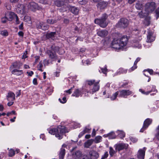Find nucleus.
<instances>
[{
  "label": "nucleus",
  "instance_id": "obj_5",
  "mask_svg": "<svg viewBox=\"0 0 159 159\" xmlns=\"http://www.w3.org/2000/svg\"><path fill=\"white\" fill-rule=\"evenodd\" d=\"M52 51L49 50L47 51V53L49 57L51 59H54L56 57V55L54 52H57L59 54H62L64 52L63 50L57 47H54L52 46Z\"/></svg>",
  "mask_w": 159,
  "mask_h": 159
},
{
  "label": "nucleus",
  "instance_id": "obj_43",
  "mask_svg": "<svg viewBox=\"0 0 159 159\" xmlns=\"http://www.w3.org/2000/svg\"><path fill=\"white\" fill-rule=\"evenodd\" d=\"M57 21L56 20L52 19H49L47 20V22L50 24H53L56 23Z\"/></svg>",
  "mask_w": 159,
  "mask_h": 159
},
{
  "label": "nucleus",
  "instance_id": "obj_20",
  "mask_svg": "<svg viewBox=\"0 0 159 159\" xmlns=\"http://www.w3.org/2000/svg\"><path fill=\"white\" fill-rule=\"evenodd\" d=\"M37 29H41L43 30H47L48 27V25L43 22H40L36 25Z\"/></svg>",
  "mask_w": 159,
  "mask_h": 159
},
{
  "label": "nucleus",
  "instance_id": "obj_6",
  "mask_svg": "<svg viewBox=\"0 0 159 159\" xmlns=\"http://www.w3.org/2000/svg\"><path fill=\"white\" fill-rule=\"evenodd\" d=\"M107 17L106 14H104L102 15L101 19H95L94 22L95 24L99 25L100 27L105 28L108 24V22L106 20Z\"/></svg>",
  "mask_w": 159,
  "mask_h": 159
},
{
  "label": "nucleus",
  "instance_id": "obj_56",
  "mask_svg": "<svg viewBox=\"0 0 159 159\" xmlns=\"http://www.w3.org/2000/svg\"><path fill=\"white\" fill-rule=\"evenodd\" d=\"M15 18L16 19V24H19L20 23V21L19 20V19L18 18V17L16 15V16H15Z\"/></svg>",
  "mask_w": 159,
  "mask_h": 159
},
{
  "label": "nucleus",
  "instance_id": "obj_41",
  "mask_svg": "<svg viewBox=\"0 0 159 159\" xmlns=\"http://www.w3.org/2000/svg\"><path fill=\"white\" fill-rule=\"evenodd\" d=\"M71 125L73 126V129L76 128L80 126V124L76 122L72 123Z\"/></svg>",
  "mask_w": 159,
  "mask_h": 159
},
{
  "label": "nucleus",
  "instance_id": "obj_4",
  "mask_svg": "<svg viewBox=\"0 0 159 159\" xmlns=\"http://www.w3.org/2000/svg\"><path fill=\"white\" fill-rule=\"evenodd\" d=\"M68 2H69L68 0H57L55 2V4L58 7H62L59 11L60 12H63L67 11L69 8L67 5Z\"/></svg>",
  "mask_w": 159,
  "mask_h": 159
},
{
  "label": "nucleus",
  "instance_id": "obj_2",
  "mask_svg": "<svg viewBox=\"0 0 159 159\" xmlns=\"http://www.w3.org/2000/svg\"><path fill=\"white\" fill-rule=\"evenodd\" d=\"M47 130L49 134L55 135L58 139H62L63 134L66 132V127L61 125H59L57 128L50 127L47 129Z\"/></svg>",
  "mask_w": 159,
  "mask_h": 159
},
{
  "label": "nucleus",
  "instance_id": "obj_27",
  "mask_svg": "<svg viewBox=\"0 0 159 159\" xmlns=\"http://www.w3.org/2000/svg\"><path fill=\"white\" fill-rule=\"evenodd\" d=\"M82 153L80 151H76L72 155V157L75 159H80L82 158Z\"/></svg>",
  "mask_w": 159,
  "mask_h": 159
},
{
  "label": "nucleus",
  "instance_id": "obj_50",
  "mask_svg": "<svg viewBox=\"0 0 159 159\" xmlns=\"http://www.w3.org/2000/svg\"><path fill=\"white\" fill-rule=\"evenodd\" d=\"M155 13L156 19H157L159 17V7L155 11Z\"/></svg>",
  "mask_w": 159,
  "mask_h": 159
},
{
  "label": "nucleus",
  "instance_id": "obj_34",
  "mask_svg": "<svg viewBox=\"0 0 159 159\" xmlns=\"http://www.w3.org/2000/svg\"><path fill=\"white\" fill-rule=\"evenodd\" d=\"M56 34L55 32H51L47 33L46 36L48 39L51 38L52 39H54Z\"/></svg>",
  "mask_w": 159,
  "mask_h": 159
},
{
  "label": "nucleus",
  "instance_id": "obj_19",
  "mask_svg": "<svg viewBox=\"0 0 159 159\" xmlns=\"http://www.w3.org/2000/svg\"><path fill=\"white\" fill-rule=\"evenodd\" d=\"M16 11L17 13L23 14L25 13V7L23 4H19L17 5Z\"/></svg>",
  "mask_w": 159,
  "mask_h": 159
},
{
  "label": "nucleus",
  "instance_id": "obj_22",
  "mask_svg": "<svg viewBox=\"0 0 159 159\" xmlns=\"http://www.w3.org/2000/svg\"><path fill=\"white\" fill-rule=\"evenodd\" d=\"M6 98L8 101H13L15 99V95L13 93L9 92L7 95Z\"/></svg>",
  "mask_w": 159,
  "mask_h": 159
},
{
  "label": "nucleus",
  "instance_id": "obj_17",
  "mask_svg": "<svg viewBox=\"0 0 159 159\" xmlns=\"http://www.w3.org/2000/svg\"><path fill=\"white\" fill-rule=\"evenodd\" d=\"M144 0H138L135 5V7L138 10H141L143 7Z\"/></svg>",
  "mask_w": 159,
  "mask_h": 159
},
{
  "label": "nucleus",
  "instance_id": "obj_13",
  "mask_svg": "<svg viewBox=\"0 0 159 159\" xmlns=\"http://www.w3.org/2000/svg\"><path fill=\"white\" fill-rule=\"evenodd\" d=\"M87 155L89 159H97L99 156L98 153L94 150L90 151Z\"/></svg>",
  "mask_w": 159,
  "mask_h": 159
},
{
  "label": "nucleus",
  "instance_id": "obj_30",
  "mask_svg": "<svg viewBox=\"0 0 159 159\" xmlns=\"http://www.w3.org/2000/svg\"><path fill=\"white\" fill-rule=\"evenodd\" d=\"M11 71V73L12 74L17 75H22L23 72L22 70H19L17 69H14Z\"/></svg>",
  "mask_w": 159,
  "mask_h": 159
},
{
  "label": "nucleus",
  "instance_id": "obj_54",
  "mask_svg": "<svg viewBox=\"0 0 159 159\" xmlns=\"http://www.w3.org/2000/svg\"><path fill=\"white\" fill-rule=\"evenodd\" d=\"M102 72L104 74L106 75L107 72V69L106 67L101 68Z\"/></svg>",
  "mask_w": 159,
  "mask_h": 159
},
{
  "label": "nucleus",
  "instance_id": "obj_58",
  "mask_svg": "<svg viewBox=\"0 0 159 159\" xmlns=\"http://www.w3.org/2000/svg\"><path fill=\"white\" fill-rule=\"evenodd\" d=\"M87 2L84 0V1L83 0H79V3L81 5H84Z\"/></svg>",
  "mask_w": 159,
  "mask_h": 159
},
{
  "label": "nucleus",
  "instance_id": "obj_28",
  "mask_svg": "<svg viewBox=\"0 0 159 159\" xmlns=\"http://www.w3.org/2000/svg\"><path fill=\"white\" fill-rule=\"evenodd\" d=\"M68 7H69V8L67 9V11L70 10L73 13L75 14H78L79 10L77 7H71L68 5Z\"/></svg>",
  "mask_w": 159,
  "mask_h": 159
},
{
  "label": "nucleus",
  "instance_id": "obj_49",
  "mask_svg": "<svg viewBox=\"0 0 159 159\" xmlns=\"http://www.w3.org/2000/svg\"><path fill=\"white\" fill-rule=\"evenodd\" d=\"M137 68V66L134 63V66L129 70V72H131V71H133L134 70L136 69Z\"/></svg>",
  "mask_w": 159,
  "mask_h": 159
},
{
  "label": "nucleus",
  "instance_id": "obj_10",
  "mask_svg": "<svg viewBox=\"0 0 159 159\" xmlns=\"http://www.w3.org/2000/svg\"><path fill=\"white\" fill-rule=\"evenodd\" d=\"M119 96L124 98H126L128 96L133 94L132 92L129 89L122 90L119 91Z\"/></svg>",
  "mask_w": 159,
  "mask_h": 159
},
{
  "label": "nucleus",
  "instance_id": "obj_38",
  "mask_svg": "<svg viewBox=\"0 0 159 159\" xmlns=\"http://www.w3.org/2000/svg\"><path fill=\"white\" fill-rule=\"evenodd\" d=\"M24 20L25 22H26L29 24L31 23V18L29 16H25L24 17Z\"/></svg>",
  "mask_w": 159,
  "mask_h": 159
},
{
  "label": "nucleus",
  "instance_id": "obj_18",
  "mask_svg": "<svg viewBox=\"0 0 159 159\" xmlns=\"http://www.w3.org/2000/svg\"><path fill=\"white\" fill-rule=\"evenodd\" d=\"M141 38L139 37L138 40L134 39L132 43V46L135 48H137L138 49H140L142 48V45L139 43V41L141 40Z\"/></svg>",
  "mask_w": 159,
  "mask_h": 159
},
{
  "label": "nucleus",
  "instance_id": "obj_59",
  "mask_svg": "<svg viewBox=\"0 0 159 159\" xmlns=\"http://www.w3.org/2000/svg\"><path fill=\"white\" fill-rule=\"evenodd\" d=\"M40 139H42L43 140H46V138L44 134H41L40 135Z\"/></svg>",
  "mask_w": 159,
  "mask_h": 159
},
{
  "label": "nucleus",
  "instance_id": "obj_45",
  "mask_svg": "<svg viewBox=\"0 0 159 159\" xmlns=\"http://www.w3.org/2000/svg\"><path fill=\"white\" fill-rule=\"evenodd\" d=\"M74 86H73V87H71L70 89H69L67 90L64 91L63 93H65V94L66 95V96L68 94H70L71 93L72 90L73 88H74Z\"/></svg>",
  "mask_w": 159,
  "mask_h": 159
},
{
  "label": "nucleus",
  "instance_id": "obj_39",
  "mask_svg": "<svg viewBox=\"0 0 159 159\" xmlns=\"http://www.w3.org/2000/svg\"><path fill=\"white\" fill-rule=\"evenodd\" d=\"M119 91H117L114 93L112 95L111 97L110 98L111 100H115L116 98L118 95H119Z\"/></svg>",
  "mask_w": 159,
  "mask_h": 159
},
{
  "label": "nucleus",
  "instance_id": "obj_29",
  "mask_svg": "<svg viewBox=\"0 0 159 159\" xmlns=\"http://www.w3.org/2000/svg\"><path fill=\"white\" fill-rule=\"evenodd\" d=\"M107 3L104 1L101 2L99 3L97 5V7L101 9L105 8L107 5Z\"/></svg>",
  "mask_w": 159,
  "mask_h": 159
},
{
  "label": "nucleus",
  "instance_id": "obj_16",
  "mask_svg": "<svg viewBox=\"0 0 159 159\" xmlns=\"http://www.w3.org/2000/svg\"><path fill=\"white\" fill-rule=\"evenodd\" d=\"M22 63L20 62H15L12 63V65L10 67V70H12L13 69H19L22 66Z\"/></svg>",
  "mask_w": 159,
  "mask_h": 159
},
{
  "label": "nucleus",
  "instance_id": "obj_32",
  "mask_svg": "<svg viewBox=\"0 0 159 159\" xmlns=\"http://www.w3.org/2000/svg\"><path fill=\"white\" fill-rule=\"evenodd\" d=\"M93 142V139L88 140L87 141L85 142L84 143V147L87 148H89L90 146L92 145Z\"/></svg>",
  "mask_w": 159,
  "mask_h": 159
},
{
  "label": "nucleus",
  "instance_id": "obj_62",
  "mask_svg": "<svg viewBox=\"0 0 159 159\" xmlns=\"http://www.w3.org/2000/svg\"><path fill=\"white\" fill-rule=\"evenodd\" d=\"M80 159H89L87 154L84 155Z\"/></svg>",
  "mask_w": 159,
  "mask_h": 159
},
{
  "label": "nucleus",
  "instance_id": "obj_44",
  "mask_svg": "<svg viewBox=\"0 0 159 159\" xmlns=\"http://www.w3.org/2000/svg\"><path fill=\"white\" fill-rule=\"evenodd\" d=\"M127 70L125 69H124L123 68H120L118 71L117 72L119 74H120L121 73H125L127 72Z\"/></svg>",
  "mask_w": 159,
  "mask_h": 159
},
{
  "label": "nucleus",
  "instance_id": "obj_52",
  "mask_svg": "<svg viewBox=\"0 0 159 159\" xmlns=\"http://www.w3.org/2000/svg\"><path fill=\"white\" fill-rule=\"evenodd\" d=\"M144 24L147 26L149 25L150 24V21L148 19H145L144 21Z\"/></svg>",
  "mask_w": 159,
  "mask_h": 159
},
{
  "label": "nucleus",
  "instance_id": "obj_3",
  "mask_svg": "<svg viewBox=\"0 0 159 159\" xmlns=\"http://www.w3.org/2000/svg\"><path fill=\"white\" fill-rule=\"evenodd\" d=\"M145 90L142 89H139V91L145 95H148L151 92H154L155 93L151 94V95H154L157 92V90L156 89V86L153 85H150L147 86L145 88Z\"/></svg>",
  "mask_w": 159,
  "mask_h": 159
},
{
  "label": "nucleus",
  "instance_id": "obj_64",
  "mask_svg": "<svg viewBox=\"0 0 159 159\" xmlns=\"http://www.w3.org/2000/svg\"><path fill=\"white\" fill-rule=\"evenodd\" d=\"M27 52L26 51L25 52H24L23 54V55L22 56V58L23 59H25V58L27 57V56H26Z\"/></svg>",
  "mask_w": 159,
  "mask_h": 159
},
{
  "label": "nucleus",
  "instance_id": "obj_15",
  "mask_svg": "<svg viewBox=\"0 0 159 159\" xmlns=\"http://www.w3.org/2000/svg\"><path fill=\"white\" fill-rule=\"evenodd\" d=\"M152 122V120L150 119H147L144 122L143 128L140 130V132H143L144 129H147Z\"/></svg>",
  "mask_w": 159,
  "mask_h": 159
},
{
  "label": "nucleus",
  "instance_id": "obj_47",
  "mask_svg": "<svg viewBox=\"0 0 159 159\" xmlns=\"http://www.w3.org/2000/svg\"><path fill=\"white\" fill-rule=\"evenodd\" d=\"M43 66V64L40 61L37 66L38 70L41 71H43V70L42 69Z\"/></svg>",
  "mask_w": 159,
  "mask_h": 159
},
{
  "label": "nucleus",
  "instance_id": "obj_36",
  "mask_svg": "<svg viewBox=\"0 0 159 159\" xmlns=\"http://www.w3.org/2000/svg\"><path fill=\"white\" fill-rule=\"evenodd\" d=\"M116 133L119 135L121 138H123L125 137V133L121 130H118L116 132Z\"/></svg>",
  "mask_w": 159,
  "mask_h": 159
},
{
  "label": "nucleus",
  "instance_id": "obj_31",
  "mask_svg": "<svg viewBox=\"0 0 159 159\" xmlns=\"http://www.w3.org/2000/svg\"><path fill=\"white\" fill-rule=\"evenodd\" d=\"M82 95V93L81 91L78 89H76L75 90L72 96L76 97H79L80 96H81Z\"/></svg>",
  "mask_w": 159,
  "mask_h": 159
},
{
  "label": "nucleus",
  "instance_id": "obj_11",
  "mask_svg": "<svg viewBox=\"0 0 159 159\" xmlns=\"http://www.w3.org/2000/svg\"><path fill=\"white\" fill-rule=\"evenodd\" d=\"M146 148L139 149L137 154V158L138 159H144Z\"/></svg>",
  "mask_w": 159,
  "mask_h": 159
},
{
  "label": "nucleus",
  "instance_id": "obj_35",
  "mask_svg": "<svg viewBox=\"0 0 159 159\" xmlns=\"http://www.w3.org/2000/svg\"><path fill=\"white\" fill-rule=\"evenodd\" d=\"M102 137L100 136H96L95 138L93 139V142L96 143H98L101 142L102 141Z\"/></svg>",
  "mask_w": 159,
  "mask_h": 159
},
{
  "label": "nucleus",
  "instance_id": "obj_37",
  "mask_svg": "<svg viewBox=\"0 0 159 159\" xmlns=\"http://www.w3.org/2000/svg\"><path fill=\"white\" fill-rule=\"evenodd\" d=\"M149 73L150 75H152L153 73V70L152 69H148L145 70L143 71V74L146 76L148 77L147 75V73Z\"/></svg>",
  "mask_w": 159,
  "mask_h": 159
},
{
  "label": "nucleus",
  "instance_id": "obj_8",
  "mask_svg": "<svg viewBox=\"0 0 159 159\" xmlns=\"http://www.w3.org/2000/svg\"><path fill=\"white\" fill-rule=\"evenodd\" d=\"M129 24V22L128 19L125 18H121L118 22L116 25V26L118 27L125 28Z\"/></svg>",
  "mask_w": 159,
  "mask_h": 159
},
{
  "label": "nucleus",
  "instance_id": "obj_46",
  "mask_svg": "<svg viewBox=\"0 0 159 159\" xmlns=\"http://www.w3.org/2000/svg\"><path fill=\"white\" fill-rule=\"evenodd\" d=\"M148 14H147L146 13V12L143 13L142 11H141L139 13L138 15L140 18H141L143 17L146 16H147Z\"/></svg>",
  "mask_w": 159,
  "mask_h": 159
},
{
  "label": "nucleus",
  "instance_id": "obj_57",
  "mask_svg": "<svg viewBox=\"0 0 159 159\" xmlns=\"http://www.w3.org/2000/svg\"><path fill=\"white\" fill-rule=\"evenodd\" d=\"M54 76L56 77H58L60 75V72L59 71H56L54 73Z\"/></svg>",
  "mask_w": 159,
  "mask_h": 159
},
{
  "label": "nucleus",
  "instance_id": "obj_14",
  "mask_svg": "<svg viewBox=\"0 0 159 159\" xmlns=\"http://www.w3.org/2000/svg\"><path fill=\"white\" fill-rule=\"evenodd\" d=\"M114 147L116 150L120 151L123 149L127 148L128 145L124 143H119L115 145Z\"/></svg>",
  "mask_w": 159,
  "mask_h": 159
},
{
  "label": "nucleus",
  "instance_id": "obj_25",
  "mask_svg": "<svg viewBox=\"0 0 159 159\" xmlns=\"http://www.w3.org/2000/svg\"><path fill=\"white\" fill-rule=\"evenodd\" d=\"M103 136L104 137H108L110 139H115L116 137V135L114 132H111L107 134H104Z\"/></svg>",
  "mask_w": 159,
  "mask_h": 159
},
{
  "label": "nucleus",
  "instance_id": "obj_48",
  "mask_svg": "<svg viewBox=\"0 0 159 159\" xmlns=\"http://www.w3.org/2000/svg\"><path fill=\"white\" fill-rule=\"evenodd\" d=\"M115 152V151L113 148L111 147H110L109 153L110 156H112L114 154Z\"/></svg>",
  "mask_w": 159,
  "mask_h": 159
},
{
  "label": "nucleus",
  "instance_id": "obj_60",
  "mask_svg": "<svg viewBox=\"0 0 159 159\" xmlns=\"http://www.w3.org/2000/svg\"><path fill=\"white\" fill-rule=\"evenodd\" d=\"M7 20V18L5 16V17H3L2 18L1 21L2 23H5L6 22Z\"/></svg>",
  "mask_w": 159,
  "mask_h": 159
},
{
  "label": "nucleus",
  "instance_id": "obj_9",
  "mask_svg": "<svg viewBox=\"0 0 159 159\" xmlns=\"http://www.w3.org/2000/svg\"><path fill=\"white\" fill-rule=\"evenodd\" d=\"M100 80H98L97 82L95 83L93 87L87 91L88 93H90L93 94L95 93L98 91L100 89V85L99 84V82Z\"/></svg>",
  "mask_w": 159,
  "mask_h": 159
},
{
  "label": "nucleus",
  "instance_id": "obj_61",
  "mask_svg": "<svg viewBox=\"0 0 159 159\" xmlns=\"http://www.w3.org/2000/svg\"><path fill=\"white\" fill-rule=\"evenodd\" d=\"M90 61H89V60H87L86 61H84V63H83V64L84 65H89L90 64Z\"/></svg>",
  "mask_w": 159,
  "mask_h": 159
},
{
  "label": "nucleus",
  "instance_id": "obj_24",
  "mask_svg": "<svg viewBox=\"0 0 159 159\" xmlns=\"http://www.w3.org/2000/svg\"><path fill=\"white\" fill-rule=\"evenodd\" d=\"M66 146V145L64 144L62 145V147H65ZM65 154V150L63 148H61L59 154V159H63L64 156Z\"/></svg>",
  "mask_w": 159,
  "mask_h": 159
},
{
  "label": "nucleus",
  "instance_id": "obj_12",
  "mask_svg": "<svg viewBox=\"0 0 159 159\" xmlns=\"http://www.w3.org/2000/svg\"><path fill=\"white\" fill-rule=\"evenodd\" d=\"M155 39V36L152 31L148 30L147 35V39L146 41L148 43H151Z\"/></svg>",
  "mask_w": 159,
  "mask_h": 159
},
{
  "label": "nucleus",
  "instance_id": "obj_7",
  "mask_svg": "<svg viewBox=\"0 0 159 159\" xmlns=\"http://www.w3.org/2000/svg\"><path fill=\"white\" fill-rule=\"evenodd\" d=\"M155 3L154 2H148L145 5V11L148 14L153 12L155 10Z\"/></svg>",
  "mask_w": 159,
  "mask_h": 159
},
{
  "label": "nucleus",
  "instance_id": "obj_42",
  "mask_svg": "<svg viewBox=\"0 0 159 159\" xmlns=\"http://www.w3.org/2000/svg\"><path fill=\"white\" fill-rule=\"evenodd\" d=\"M95 82L94 80H88L86 82V84L90 86L94 84Z\"/></svg>",
  "mask_w": 159,
  "mask_h": 159
},
{
  "label": "nucleus",
  "instance_id": "obj_21",
  "mask_svg": "<svg viewBox=\"0 0 159 159\" xmlns=\"http://www.w3.org/2000/svg\"><path fill=\"white\" fill-rule=\"evenodd\" d=\"M7 19L10 21H12L16 15L14 12H8L5 15Z\"/></svg>",
  "mask_w": 159,
  "mask_h": 159
},
{
  "label": "nucleus",
  "instance_id": "obj_55",
  "mask_svg": "<svg viewBox=\"0 0 159 159\" xmlns=\"http://www.w3.org/2000/svg\"><path fill=\"white\" fill-rule=\"evenodd\" d=\"M108 154L107 152H106L105 154L103 155L101 159H104L106 158L108 156Z\"/></svg>",
  "mask_w": 159,
  "mask_h": 159
},
{
  "label": "nucleus",
  "instance_id": "obj_40",
  "mask_svg": "<svg viewBox=\"0 0 159 159\" xmlns=\"http://www.w3.org/2000/svg\"><path fill=\"white\" fill-rule=\"evenodd\" d=\"M15 154V152L14 150L12 149H10L8 152V156L10 157H12L14 156Z\"/></svg>",
  "mask_w": 159,
  "mask_h": 159
},
{
  "label": "nucleus",
  "instance_id": "obj_1",
  "mask_svg": "<svg viewBox=\"0 0 159 159\" xmlns=\"http://www.w3.org/2000/svg\"><path fill=\"white\" fill-rule=\"evenodd\" d=\"M128 40L127 36H123L120 37L119 35L117 34L116 38L114 39L112 42L111 46L116 50H125Z\"/></svg>",
  "mask_w": 159,
  "mask_h": 159
},
{
  "label": "nucleus",
  "instance_id": "obj_63",
  "mask_svg": "<svg viewBox=\"0 0 159 159\" xmlns=\"http://www.w3.org/2000/svg\"><path fill=\"white\" fill-rule=\"evenodd\" d=\"M96 132V131L95 129H93L92 133V134H91L92 136V137H94L95 135Z\"/></svg>",
  "mask_w": 159,
  "mask_h": 159
},
{
  "label": "nucleus",
  "instance_id": "obj_23",
  "mask_svg": "<svg viewBox=\"0 0 159 159\" xmlns=\"http://www.w3.org/2000/svg\"><path fill=\"white\" fill-rule=\"evenodd\" d=\"M28 7L29 9L33 11H35L38 9V5L37 3L34 2H31L28 5Z\"/></svg>",
  "mask_w": 159,
  "mask_h": 159
},
{
  "label": "nucleus",
  "instance_id": "obj_53",
  "mask_svg": "<svg viewBox=\"0 0 159 159\" xmlns=\"http://www.w3.org/2000/svg\"><path fill=\"white\" fill-rule=\"evenodd\" d=\"M90 130L91 129L85 127L83 130V131H84V133L85 134L86 133H89Z\"/></svg>",
  "mask_w": 159,
  "mask_h": 159
},
{
  "label": "nucleus",
  "instance_id": "obj_26",
  "mask_svg": "<svg viewBox=\"0 0 159 159\" xmlns=\"http://www.w3.org/2000/svg\"><path fill=\"white\" fill-rule=\"evenodd\" d=\"M108 32L105 30H98L97 34L99 36L104 37L108 34Z\"/></svg>",
  "mask_w": 159,
  "mask_h": 159
},
{
  "label": "nucleus",
  "instance_id": "obj_51",
  "mask_svg": "<svg viewBox=\"0 0 159 159\" xmlns=\"http://www.w3.org/2000/svg\"><path fill=\"white\" fill-rule=\"evenodd\" d=\"M1 34L3 36H7L8 35L7 32L5 30L2 31L1 32Z\"/></svg>",
  "mask_w": 159,
  "mask_h": 159
},
{
  "label": "nucleus",
  "instance_id": "obj_33",
  "mask_svg": "<svg viewBox=\"0 0 159 159\" xmlns=\"http://www.w3.org/2000/svg\"><path fill=\"white\" fill-rule=\"evenodd\" d=\"M61 96L62 97V98H59V100L60 102L62 103H65L66 102V95L65 94V93H61Z\"/></svg>",
  "mask_w": 159,
  "mask_h": 159
}]
</instances>
